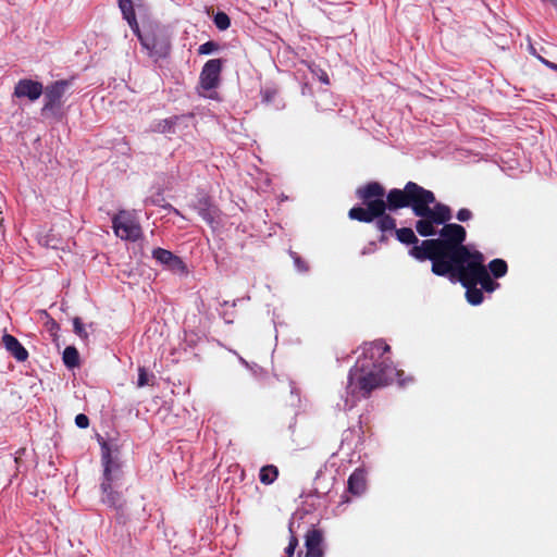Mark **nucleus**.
<instances>
[{"label":"nucleus","instance_id":"obj_1","mask_svg":"<svg viewBox=\"0 0 557 557\" xmlns=\"http://www.w3.org/2000/svg\"><path fill=\"white\" fill-rule=\"evenodd\" d=\"M441 239H426L413 246L409 255L419 261L430 259L432 271L436 275H450L467 288L466 297L471 305H480L483 300L480 284L488 293L498 288L499 284L491 280L484 258L478 251L462 246L466 231L459 224H447L441 231Z\"/></svg>","mask_w":557,"mask_h":557},{"label":"nucleus","instance_id":"obj_2","mask_svg":"<svg viewBox=\"0 0 557 557\" xmlns=\"http://www.w3.org/2000/svg\"><path fill=\"white\" fill-rule=\"evenodd\" d=\"M357 196L364 207H355L349 211V218L360 222H372L382 215L386 209L393 211L411 207L413 213L420 219L416 223L417 232L421 236H431L436 227L451 219L450 209L435 202L434 194L416 183L409 182L404 189H392L385 196V189L379 183H369L357 189Z\"/></svg>","mask_w":557,"mask_h":557},{"label":"nucleus","instance_id":"obj_3","mask_svg":"<svg viewBox=\"0 0 557 557\" xmlns=\"http://www.w3.org/2000/svg\"><path fill=\"white\" fill-rule=\"evenodd\" d=\"M388 350L389 346L382 341L367 343L361 347V352L348 376L347 394L351 399H346L347 406L352 407L356 399L366 397L381 385L396 380L399 385L405 384L400 380L403 371L388 364V357H384Z\"/></svg>","mask_w":557,"mask_h":557},{"label":"nucleus","instance_id":"obj_4","mask_svg":"<svg viewBox=\"0 0 557 557\" xmlns=\"http://www.w3.org/2000/svg\"><path fill=\"white\" fill-rule=\"evenodd\" d=\"M100 444L102 449V463L104 467V480L101 483L102 502L109 506L121 508L124 502L121 495L112 490V482L115 480V472L117 469V465L114 460L117 446L113 443H108L104 441H102Z\"/></svg>","mask_w":557,"mask_h":557},{"label":"nucleus","instance_id":"obj_5","mask_svg":"<svg viewBox=\"0 0 557 557\" xmlns=\"http://www.w3.org/2000/svg\"><path fill=\"white\" fill-rule=\"evenodd\" d=\"M222 71V60L212 59L209 60L202 67L199 76V92L202 96L213 98L214 92H210L215 89L220 84V74Z\"/></svg>","mask_w":557,"mask_h":557},{"label":"nucleus","instance_id":"obj_6","mask_svg":"<svg viewBox=\"0 0 557 557\" xmlns=\"http://www.w3.org/2000/svg\"><path fill=\"white\" fill-rule=\"evenodd\" d=\"M113 230L116 236L126 240H136L140 236V227L134 218L122 211L113 219Z\"/></svg>","mask_w":557,"mask_h":557},{"label":"nucleus","instance_id":"obj_7","mask_svg":"<svg viewBox=\"0 0 557 557\" xmlns=\"http://www.w3.org/2000/svg\"><path fill=\"white\" fill-rule=\"evenodd\" d=\"M141 41L143 47L148 51L150 55L162 57L168 53L169 39L163 32L153 30L141 35L138 30L136 34Z\"/></svg>","mask_w":557,"mask_h":557},{"label":"nucleus","instance_id":"obj_8","mask_svg":"<svg viewBox=\"0 0 557 557\" xmlns=\"http://www.w3.org/2000/svg\"><path fill=\"white\" fill-rule=\"evenodd\" d=\"M42 94V86L38 82H34L30 79L20 81L14 89V96L18 98L26 97L29 100L34 101L38 99Z\"/></svg>","mask_w":557,"mask_h":557},{"label":"nucleus","instance_id":"obj_9","mask_svg":"<svg viewBox=\"0 0 557 557\" xmlns=\"http://www.w3.org/2000/svg\"><path fill=\"white\" fill-rule=\"evenodd\" d=\"M152 256L158 262L166 265L170 270L174 272L183 273L185 271V265L183 261L169 250L157 248L152 251Z\"/></svg>","mask_w":557,"mask_h":557},{"label":"nucleus","instance_id":"obj_10","mask_svg":"<svg viewBox=\"0 0 557 557\" xmlns=\"http://www.w3.org/2000/svg\"><path fill=\"white\" fill-rule=\"evenodd\" d=\"M322 534L318 530H311L306 536L307 557H323Z\"/></svg>","mask_w":557,"mask_h":557},{"label":"nucleus","instance_id":"obj_11","mask_svg":"<svg viewBox=\"0 0 557 557\" xmlns=\"http://www.w3.org/2000/svg\"><path fill=\"white\" fill-rule=\"evenodd\" d=\"M4 348L18 361H25L28 357L27 350L12 335L5 334L2 337Z\"/></svg>","mask_w":557,"mask_h":557},{"label":"nucleus","instance_id":"obj_12","mask_svg":"<svg viewBox=\"0 0 557 557\" xmlns=\"http://www.w3.org/2000/svg\"><path fill=\"white\" fill-rule=\"evenodd\" d=\"M367 487L366 473L362 469L355 470L348 480V490L355 495H361Z\"/></svg>","mask_w":557,"mask_h":557},{"label":"nucleus","instance_id":"obj_13","mask_svg":"<svg viewBox=\"0 0 557 557\" xmlns=\"http://www.w3.org/2000/svg\"><path fill=\"white\" fill-rule=\"evenodd\" d=\"M196 209L198 210L199 214L202 216V219L212 227H214V222L218 216L216 209L209 203L207 199H200L198 201V205L196 206Z\"/></svg>","mask_w":557,"mask_h":557},{"label":"nucleus","instance_id":"obj_14","mask_svg":"<svg viewBox=\"0 0 557 557\" xmlns=\"http://www.w3.org/2000/svg\"><path fill=\"white\" fill-rule=\"evenodd\" d=\"M119 7L123 13L124 18L127 21L129 27L135 34H138V23L135 16L133 4L131 0H119Z\"/></svg>","mask_w":557,"mask_h":557},{"label":"nucleus","instance_id":"obj_15","mask_svg":"<svg viewBox=\"0 0 557 557\" xmlns=\"http://www.w3.org/2000/svg\"><path fill=\"white\" fill-rule=\"evenodd\" d=\"M63 361L67 368H75L79 363L78 351L75 347L69 346L63 351Z\"/></svg>","mask_w":557,"mask_h":557},{"label":"nucleus","instance_id":"obj_16","mask_svg":"<svg viewBox=\"0 0 557 557\" xmlns=\"http://www.w3.org/2000/svg\"><path fill=\"white\" fill-rule=\"evenodd\" d=\"M278 471L274 466H264L260 469L259 479L263 484H271L277 478Z\"/></svg>","mask_w":557,"mask_h":557},{"label":"nucleus","instance_id":"obj_17","mask_svg":"<svg viewBox=\"0 0 557 557\" xmlns=\"http://www.w3.org/2000/svg\"><path fill=\"white\" fill-rule=\"evenodd\" d=\"M397 239L404 244L417 243L418 238L411 228L403 227L396 231Z\"/></svg>","mask_w":557,"mask_h":557},{"label":"nucleus","instance_id":"obj_18","mask_svg":"<svg viewBox=\"0 0 557 557\" xmlns=\"http://www.w3.org/2000/svg\"><path fill=\"white\" fill-rule=\"evenodd\" d=\"M493 275L498 278L507 273V263L502 259H494L488 265Z\"/></svg>","mask_w":557,"mask_h":557},{"label":"nucleus","instance_id":"obj_19","mask_svg":"<svg viewBox=\"0 0 557 557\" xmlns=\"http://www.w3.org/2000/svg\"><path fill=\"white\" fill-rule=\"evenodd\" d=\"M66 89V84L63 82L55 83L48 91L51 102L59 101Z\"/></svg>","mask_w":557,"mask_h":557},{"label":"nucleus","instance_id":"obj_20","mask_svg":"<svg viewBox=\"0 0 557 557\" xmlns=\"http://www.w3.org/2000/svg\"><path fill=\"white\" fill-rule=\"evenodd\" d=\"M377 218H379V220L376 222V225L381 231L384 232V231H389V230L395 228L396 222L392 216L383 213L382 215H380Z\"/></svg>","mask_w":557,"mask_h":557},{"label":"nucleus","instance_id":"obj_21","mask_svg":"<svg viewBox=\"0 0 557 557\" xmlns=\"http://www.w3.org/2000/svg\"><path fill=\"white\" fill-rule=\"evenodd\" d=\"M214 24L220 30H225L230 27L231 21L225 13L219 12L214 16Z\"/></svg>","mask_w":557,"mask_h":557},{"label":"nucleus","instance_id":"obj_22","mask_svg":"<svg viewBox=\"0 0 557 557\" xmlns=\"http://www.w3.org/2000/svg\"><path fill=\"white\" fill-rule=\"evenodd\" d=\"M220 46L214 41H207L199 46L198 53L202 55L211 54L219 51Z\"/></svg>","mask_w":557,"mask_h":557},{"label":"nucleus","instance_id":"obj_23","mask_svg":"<svg viewBox=\"0 0 557 557\" xmlns=\"http://www.w3.org/2000/svg\"><path fill=\"white\" fill-rule=\"evenodd\" d=\"M73 324H74V332L82 338H86L87 337V332L85 331V327L79 318H75L73 320Z\"/></svg>","mask_w":557,"mask_h":557},{"label":"nucleus","instance_id":"obj_24","mask_svg":"<svg viewBox=\"0 0 557 557\" xmlns=\"http://www.w3.org/2000/svg\"><path fill=\"white\" fill-rule=\"evenodd\" d=\"M149 375L147 374L146 370L144 368H139V374H138V381L137 386L144 387L149 384Z\"/></svg>","mask_w":557,"mask_h":557},{"label":"nucleus","instance_id":"obj_25","mask_svg":"<svg viewBox=\"0 0 557 557\" xmlns=\"http://www.w3.org/2000/svg\"><path fill=\"white\" fill-rule=\"evenodd\" d=\"M75 423L78 428L81 429H85L88 426L89 424V420H88V417L83 414V413H79L76 416L75 418Z\"/></svg>","mask_w":557,"mask_h":557},{"label":"nucleus","instance_id":"obj_26","mask_svg":"<svg viewBox=\"0 0 557 557\" xmlns=\"http://www.w3.org/2000/svg\"><path fill=\"white\" fill-rule=\"evenodd\" d=\"M298 544L296 537L292 536L288 546L286 547V557H293L295 548Z\"/></svg>","mask_w":557,"mask_h":557},{"label":"nucleus","instance_id":"obj_27","mask_svg":"<svg viewBox=\"0 0 557 557\" xmlns=\"http://www.w3.org/2000/svg\"><path fill=\"white\" fill-rule=\"evenodd\" d=\"M471 212L468 209H460L457 213V219L459 221H468L471 218Z\"/></svg>","mask_w":557,"mask_h":557},{"label":"nucleus","instance_id":"obj_28","mask_svg":"<svg viewBox=\"0 0 557 557\" xmlns=\"http://www.w3.org/2000/svg\"><path fill=\"white\" fill-rule=\"evenodd\" d=\"M37 238H38L39 244H41L44 246L55 247L54 245L51 244V242L49 240L47 235L38 234Z\"/></svg>","mask_w":557,"mask_h":557},{"label":"nucleus","instance_id":"obj_29","mask_svg":"<svg viewBox=\"0 0 557 557\" xmlns=\"http://www.w3.org/2000/svg\"><path fill=\"white\" fill-rule=\"evenodd\" d=\"M539 60L545 64L547 67L554 70V71H557V64L556 63H553V62H549L548 60L542 58V57H539Z\"/></svg>","mask_w":557,"mask_h":557},{"label":"nucleus","instance_id":"obj_30","mask_svg":"<svg viewBox=\"0 0 557 557\" xmlns=\"http://www.w3.org/2000/svg\"><path fill=\"white\" fill-rule=\"evenodd\" d=\"M320 78L324 84H329V78L326 74L323 73Z\"/></svg>","mask_w":557,"mask_h":557}]
</instances>
